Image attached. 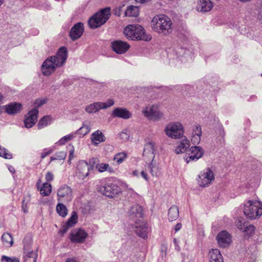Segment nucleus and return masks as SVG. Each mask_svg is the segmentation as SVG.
<instances>
[{"instance_id":"f257e3e1","label":"nucleus","mask_w":262,"mask_h":262,"mask_svg":"<svg viewBox=\"0 0 262 262\" xmlns=\"http://www.w3.org/2000/svg\"><path fill=\"white\" fill-rule=\"evenodd\" d=\"M67 48L61 47L58 50L56 55L48 57L42 63L41 71L42 74L48 76L55 72L58 68L62 67L67 59Z\"/></svg>"},{"instance_id":"f03ea898","label":"nucleus","mask_w":262,"mask_h":262,"mask_svg":"<svg viewBox=\"0 0 262 262\" xmlns=\"http://www.w3.org/2000/svg\"><path fill=\"white\" fill-rule=\"evenodd\" d=\"M151 26L155 32L166 35L171 32L172 21L168 16L161 14L153 17Z\"/></svg>"},{"instance_id":"7ed1b4c3","label":"nucleus","mask_w":262,"mask_h":262,"mask_svg":"<svg viewBox=\"0 0 262 262\" xmlns=\"http://www.w3.org/2000/svg\"><path fill=\"white\" fill-rule=\"evenodd\" d=\"M124 34L126 37L130 40H142L148 41L151 37L145 33L144 29L139 25H129L124 29Z\"/></svg>"},{"instance_id":"20e7f679","label":"nucleus","mask_w":262,"mask_h":262,"mask_svg":"<svg viewBox=\"0 0 262 262\" xmlns=\"http://www.w3.org/2000/svg\"><path fill=\"white\" fill-rule=\"evenodd\" d=\"M244 213L251 220L259 218L262 215V203L259 201H248L244 205Z\"/></svg>"},{"instance_id":"39448f33","label":"nucleus","mask_w":262,"mask_h":262,"mask_svg":"<svg viewBox=\"0 0 262 262\" xmlns=\"http://www.w3.org/2000/svg\"><path fill=\"white\" fill-rule=\"evenodd\" d=\"M110 11L111 9L108 7L103 9L95 14L88 21L90 27L92 29H95L104 24L110 17Z\"/></svg>"},{"instance_id":"423d86ee","label":"nucleus","mask_w":262,"mask_h":262,"mask_svg":"<svg viewBox=\"0 0 262 262\" xmlns=\"http://www.w3.org/2000/svg\"><path fill=\"white\" fill-rule=\"evenodd\" d=\"M97 190L102 194L111 198L115 197L121 192V188L110 180L104 184L98 185Z\"/></svg>"},{"instance_id":"0eeeda50","label":"nucleus","mask_w":262,"mask_h":262,"mask_svg":"<svg viewBox=\"0 0 262 262\" xmlns=\"http://www.w3.org/2000/svg\"><path fill=\"white\" fill-rule=\"evenodd\" d=\"M166 135L171 139H180L183 136V125L178 122L168 124L164 129Z\"/></svg>"},{"instance_id":"6e6552de","label":"nucleus","mask_w":262,"mask_h":262,"mask_svg":"<svg viewBox=\"0 0 262 262\" xmlns=\"http://www.w3.org/2000/svg\"><path fill=\"white\" fill-rule=\"evenodd\" d=\"M204 153L203 149L198 146L191 147L184 157V161L187 163L195 162L202 157Z\"/></svg>"},{"instance_id":"1a4fd4ad","label":"nucleus","mask_w":262,"mask_h":262,"mask_svg":"<svg viewBox=\"0 0 262 262\" xmlns=\"http://www.w3.org/2000/svg\"><path fill=\"white\" fill-rule=\"evenodd\" d=\"M57 200L60 202L68 203L73 199V191L72 188L67 185H63L57 190Z\"/></svg>"},{"instance_id":"9d476101","label":"nucleus","mask_w":262,"mask_h":262,"mask_svg":"<svg viewBox=\"0 0 262 262\" xmlns=\"http://www.w3.org/2000/svg\"><path fill=\"white\" fill-rule=\"evenodd\" d=\"M214 179V175L213 171L209 168L204 170L198 176V182L201 187H207Z\"/></svg>"},{"instance_id":"9b49d317","label":"nucleus","mask_w":262,"mask_h":262,"mask_svg":"<svg viewBox=\"0 0 262 262\" xmlns=\"http://www.w3.org/2000/svg\"><path fill=\"white\" fill-rule=\"evenodd\" d=\"M91 166L88 165L85 160H80L77 166L76 176L80 180H84L89 175Z\"/></svg>"},{"instance_id":"f8f14e48","label":"nucleus","mask_w":262,"mask_h":262,"mask_svg":"<svg viewBox=\"0 0 262 262\" xmlns=\"http://www.w3.org/2000/svg\"><path fill=\"white\" fill-rule=\"evenodd\" d=\"M144 116L148 119L157 120L161 118L162 114L160 112L157 105H152L147 106L143 111Z\"/></svg>"},{"instance_id":"ddd939ff","label":"nucleus","mask_w":262,"mask_h":262,"mask_svg":"<svg viewBox=\"0 0 262 262\" xmlns=\"http://www.w3.org/2000/svg\"><path fill=\"white\" fill-rule=\"evenodd\" d=\"M88 233L81 228H76L70 233V239L73 243H83L88 237Z\"/></svg>"},{"instance_id":"4468645a","label":"nucleus","mask_w":262,"mask_h":262,"mask_svg":"<svg viewBox=\"0 0 262 262\" xmlns=\"http://www.w3.org/2000/svg\"><path fill=\"white\" fill-rule=\"evenodd\" d=\"M38 111L37 108H34L30 111L26 116L24 120L25 127H32L36 122L38 118Z\"/></svg>"},{"instance_id":"2eb2a0df","label":"nucleus","mask_w":262,"mask_h":262,"mask_svg":"<svg viewBox=\"0 0 262 262\" xmlns=\"http://www.w3.org/2000/svg\"><path fill=\"white\" fill-rule=\"evenodd\" d=\"M149 231L150 230L145 223L141 222V220L139 222H135V232L139 236L144 239L147 238Z\"/></svg>"},{"instance_id":"dca6fc26","label":"nucleus","mask_w":262,"mask_h":262,"mask_svg":"<svg viewBox=\"0 0 262 262\" xmlns=\"http://www.w3.org/2000/svg\"><path fill=\"white\" fill-rule=\"evenodd\" d=\"M216 239L220 247L223 248L228 247L231 242V235L226 231H222L219 233Z\"/></svg>"},{"instance_id":"f3484780","label":"nucleus","mask_w":262,"mask_h":262,"mask_svg":"<svg viewBox=\"0 0 262 262\" xmlns=\"http://www.w3.org/2000/svg\"><path fill=\"white\" fill-rule=\"evenodd\" d=\"M113 50L118 54L125 53L129 48L130 46L124 41L115 40L112 43Z\"/></svg>"},{"instance_id":"a211bd4d","label":"nucleus","mask_w":262,"mask_h":262,"mask_svg":"<svg viewBox=\"0 0 262 262\" xmlns=\"http://www.w3.org/2000/svg\"><path fill=\"white\" fill-rule=\"evenodd\" d=\"M130 217L135 222L140 221L143 217V209L141 206L136 204L132 206L129 210Z\"/></svg>"},{"instance_id":"6ab92c4d","label":"nucleus","mask_w":262,"mask_h":262,"mask_svg":"<svg viewBox=\"0 0 262 262\" xmlns=\"http://www.w3.org/2000/svg\"><path fill=\"white\" fill-rule=\"evenodd\" d=\"M24 253L25 254V257L26 259L27 258H32L33 259V262H36V259L37 257V253L35 251H29V247L31 245V241L29 237H25L24 241Z\"/></svg>"},{"instance_id":"aec40b11","label":"nucleus","mask_w":262,"mask_h":262,"mask_svg":"<svg viewBox=\"0 0 262 262\" xmlns=\"http://www.w3.org/2000/svg\"><path fill=\"white\" fill-rule=\"evenodd\" d=\"M84 26L82 23H77L71 29L70 36L73 40L79 38L83 34Z\"/></svg>"},{"instance_id":"412c9836","label":"nucleus","mask_w":262,"mask_h":262,"mask_svg":"<svg viewBox=\"0 0 262 262\" xmlns=\"http://www.w3.org/2000/svg\"><path fill=\"white\" fill-rule=\"evenodd\" d=\"M3 109L8 114L13 115L20 112L22 109V104L18 102H13L3 106Z\"/></svg>"},{"instance_id":"4be33fe9","label":"nucleus","mask_w":262,"mask_h":262,"mask_svg":"<svg viewBox=\"0 0 262 262\" xmlns=\"http://www.w3.org/2000/svg\"><path fill=\"white\" fill-rule=\"evenodd\" d=\"M112 116L114 118L128 119L132 117V114L125 108L117 107L113 111Z\"/></svg>"},{"instance_id":"5701e85b","label":"nucleus","mask_w":262,"mask_h":262,"mask_svg":"<svg viewBox=\"0 0 262 262\" xmlns=\"http://www.w3.org/2000/svg\"><path fill=\"white\" fill-rule=\"evenodd\" d=\"M77 214L76 212L73 211L72 212L71 216L69 219V220L62 225L61 228L60 229L59 232L61 234L63 235L64 234L68 229L74 226L77 222Z\"/></svg>"},{"instance_id":"b1692460","label":"nucleus","mask_w":262,"mask_h":262,"mask_svg":"<svg viewBox=\"0 0 262 262\" xmlns=\"http://www.w3.org/2000/svg\"><path fill=\"white\" fill-rule=\"evenodd\" d=\"M156 150L155 143L153 141H149L144 145L143 155L152 161L155 158Z\"/></svg>"},{"instance_id":"393cba45","label":"nucleus","mask_w":262,"mask_h":262,"mask_svg":"<svg viewBox=\"0 0 262 262\" xmlns=\"http://www.w3.org/2000/svg\"><path fill=\"white\" fill-rule=\"evenodd\" d=\"M213 7V3L210 0H199L196 9L198 11L206 13L210 11Z\"/></svg>"},{"instance_id":"a878e982","label":"nucleus","mask_w":262,"mask_h":262,"mask_svg":"<svg viewBox=\"0 0 262 262\" xmlns=\"http://www.w3.org/2000/svg\"><path fill=\"white\" fill-rule=\"evenodd\" d=\"M190 141L186 138H184L181 140L178 145L175 149V152L177 154L185 152L187 154L188 150L190 148Z\"/></svg>"},{"instance_id":"bb28decb","label":"nucleus","mask_w":262,"mask_h":262,"mask_svg":"<svg viewBox=\"0 0 262 262\" xmlns=\"http://www.w3.org/2000/svg\"><path fill=\"white\" fill-rule=\"evenodd\" d=\"M91 139L92 143L94 145L97 146L100 143L104 142L105 138L101 131L97 130L92 133Z\"/></svg>"},{"instance_id":"cd10ccee","label":"nucleus","mask_w":262,"mask_h":262,"mask_svg":"<svg viewBox=\"0 0 262 262\" xmlns=\"http://www.w3.org/2000/svg\"><path fill=\"white\" fill-rule=\"evenodd\" d=\"M209 257L210 262H224L221 252L217 249L210 250Z\"/></svg>"},{"instance_id":"c85d7f7f","label":"nucleus","mask_w":262,"mask_h":262,"mask_svg":"<svg viewBox=\"0 0 262 262\" xmlns=\"http://www.w3.org/2000/svg\"><path fill=\"white\" fill-rule=\"evenodd\" d=\"M168 215V220L170 222L176 220L179 215L178 207L177 206H172L169 209Z\"/></svg>"},{"instance_id":"c756f323","label":"nucleus","mask_w":262,"mask_h":262,"mask_svg":"<svg viewBox=\"0 0 262 262\" xmlns=\"http://www.w3.org/2000/svg\"><path fill=\"white\" fill-rule=\"evenodd\" d=\"M100 102H94L87 105L85 108V111L89 113H94L101 110V106Z\"/></svg>"},{"instance_id":"7c9ffc66","label":"nucleus","mask_w":262,"mask_h":262,"mask_svg":"<svg viewBox=\"0 0 262 262\" xmlns=\"http://www.w3.org/2000/svg\"><path fill=\"white\" fill-rule=\"evenodd\" d=\"M38 190L40 191V193L42 196H48L51 193L52 186L50 184L45 183L42 184V187L39 188Z\"/></svg>"},{"instance_id":"2f4dec72","label":"nucleus","mask_w":262,"mask_h":262,"mask_svg":"<svg viewBox=\"0 0 262 262\" xmlns=\"http://www.w3.org/2000/svg\"><path fill=\"white\" fill-rule=\"evenodd\" d=\"M139 13V9L136 6H128L125 11V14L126 16L136 17Z\"/></svg>"},{"instance_id":"473e14b6","label":"nucleus","mask_w":262,"mask_h":262,"mask_svg":"<svg viewBox=\"0 0 262 262\" xmlns=\"http://www.w3.org/2000/svg\"><path fill=\"white\" fill-rule=\"evenodd\" d=\"M2 240L6 246L11 247L13 245V238L8 233H4L2 236Z\"/></svg>"},{"instance_id":"72a5a7b5","label":"nucleus","mask_w":262,"mask_h":262,"mask_svg":"<svg viewBox=\"0 0 262 262\" xmlns=\"http://www.w3.org/2000/svg\"><path fill=\"white\" fill-rule=\"evenodd\" d=\"M127 157L126 152L123 151L118 152L116 154L113 158V160L116 162L118 164L122 163Z\"/></svg>"},{"instance_id":"f704fd0d","label":"nucleus","mask_w":262,"mask_h":262,"mask_svg":"<svg viewBox=\"0 0 262 262\" xmlns=\"http://www.w3.org/2000/svg\"><path fill=\"white\" fill-rule=\"evenodd\" d=\"M51 122V117L50 116H45L42 117L38 123V129H41L50 124Z\"/></svg>"},{"instance_id":"c9c22d12","label":"nucleus","mask_w":262,"mask_h":262,"mask_svg":"<svg viewBox=\"0 0 262 262\" xmlns=\"http://www.w3.org/2000/svg\"><path fill=\"white\" fill-rule=\"evenodd\" d=\"M56 211L58 214L62 217H65L68 214V209L66 206L61 203L57 205Z\"/></svg>"},{"instance_id":"e433bc0d","label":"nucleus","mask_w":262,"mask_h":262,"mask_svg":"<svg viewBox=\"0 0 262 262\" xmlns=\"http://www.w3.org/2000/svg\"><path fill=\"white\" fill-rule=\"evenodd\" d=\"M96 169L98 171L103 172L105 171H108L110 172L113 171V169L110 167L109 164L106 163H100L96 165Z\"/></svg>"},{"instance_id":"4c0bfd02","label":"nucleus","mask_w":262,"mask_h":262,"mask_svg":"<svg viewBox=\"0 0 262 262\" xmlns=\"http://www.w3.org/2000/svg\"><path fill=\"white\" fill-rule=\"evenodd\" d=\"M67 156V153L63 151L57 152L54 156H52L50 158L51 161L56 160H64Z\"/></svg>"},{"instance_id":"58836bf2","label":"nucleus","mask_w":262,"mask_h":262,"mask_svg":"<svg viewBox=\"0 0 262 262\" xmlns=\"http://www.w3.org/2000/svg\"><path fill=\"white\" fill-rule=\"evenodd\" d=\"M75 137V133L70 134L61 138L59 141L60 145H64L67 141L72 140Z\"/></svg>"},{"instance_id":"ea45409f","label":"nucleus","mask_w":262,"mask_h":262,"mask_svg":"<svg viewBox=\"0 0 262 262\" xmlns=\"http://www.w3.org/2000/svg\"><path fill=\"white\" fill-rule=\"evenodd\" d=\"M0 156L7 159L12 158V154L6 148L0 146Z\"/></svg>"},{"instance_id":"a19ab883","label":"nucleus","mask_w":262,"mask_h":262,"mask_svg":"<svg viewBox=\"0 0 262 262\" xmlns=\"http://www.w3.org/2000/svg\"><path fill=\"white\" fill-rule=\"evenodd\" d=\"M248 223L245 222L243 219H238L236 221V225L237 227L241 231H243L244 229H245L246 226Z\"/></svg>"},{"instance_id":"79ce46f5","label":"nucleus","mask_w":262,"mask_h":262,"mask_svg":"<svg viewBox=\"0 0 262 262\" xmlns=\"http://www.w3.org/2000/svg\"><path fill=\"white\" fill-rule=\"evenodd\" d=\"M148 169L152 176H157L158 174V168L154 165L152 163L149 164Z\"/></svg>"},{"instance_id":"37998d69","label":"nucleus","mask_w":262,"mask_h":262,"mask_svg":"<svg viewBox=\"0 0 262 262\" xmlns=\"http://www.w3.org/2000/svg\"><path fill=\"white\" fill-rule=\"evenodd\" d=\"M90 131V128L87 125H83L78 130L77 133L82 136H84L88 134Z\"/></svg>"},{"instance_id":"c03bdc74","label":"nucleus","mask_w":262,"mask_h":262,"mask_svg":"<svg viewBox=\"0 0 262 262\" xmlns=\"http://www.w3.org/2000/svg\"><path fill=\"white\" fill-rule=\"evenodd\" d=\"M30 201V196H26L24 197V199L22 202V210L24 213H27L28 210V204Z\"/></svg>"},{"instance_id":"a18cd8bd","label":"nucleus","mask_w":262,"mask_h":262,"mask_svg":"<svg viewBox=\"0 0 262 262\" xmlns=\"http://www.w3.org/2000/svg\"><path fill=\"white\" fill-rule=\"evenodd\" d=\"M119 137L123 141H127L129 138V131L126 129L123 130L120 133Z\"/></svg>"},{"instance_id":"49530a36","label":"nucleus","mask_w":262,"mask_h":262,"mask_svg":"<svg viewBox=\"0 0 262 262\" xmlns=\"http://www.w3.org/2000/svg\"><path fill=\"white\" fill-rule=\"evenodd\" d=\"M202 128L200 125H196L192 127V136H201Z\"/></svg>"},{"instance_id":"de8ad7c7","label":"nucleus","mask_w":262,"mask_h":262,"mask_svg":"<svg viewBox=\"0 0 262 262\" xmlns=\"http://www.w3.org/2000/svg\"><path fill=\"white\" fill-rule=\"evenodd\" d=\"M2 262H19L18 258L15 257H8L3 255L1 258Z\"/></svg>"},{"instance_id":"09e8293b","label":"nucleus","mask_w":262,"mask_h":262,"mask_svg":"<svg viewBox=\"0 0 262 262\" xmlns=\"http://www.w3.org/2000/svg\"><path fill=\"white\" fill-rule=\"evenodd\" d=\"M102 109L107 108L114 104V101L113 99H108L106 102H100Z\"/></svg>"},{"instance_id":"8fccbe9b","label":"nucleus","mask_w":262,"mask_h":262,"mask_svg":"<svg viewBox=\"0 0 262 262\" xmlns=\"http://www.w3.org/2000/svg\"><path fill=\"white\" fill-rule=\"evenodd\" d=\"M255 227L252 225H248V223L246 226L245 229H244L243 232L246 233L248 235L251 234L254 231Z\"/></svg>"},{"instance_id":"3c124183","label":"nucleus","mask_w":262,"mask_h":262,"mask_svg":"<svg viewBox=\"0 0 262 262\" xmlns=\"http://www.w3.org/2000/svg\"><path fill=\"white\" fill-rule=\"evenodd\" d=\"M201 136H192L191 141L193 144H198L201 141Z\"/></svg>"},{"instance_id":"603ef678","label":"nucleus","mask_w":262,"mask_h":262,"mask_svg":"<svg viewBox=\"0 0 262 262\" xmlns=\"http://www.w3.org/2000/svg\"><path fill=\"white\" fill-rule=\"evenodd\" d=\"M52 152L53 150L52 149H44L41 155V159H44L45 157H46L48 155H50Z\"/></svg>"},{"instance_id":"864d4df0","label":"nucleus","mask_w":262,"mask_h":262,"mask_svg":"<svg viewBox=\"0 0 262 262\" xmlns=\"http://www.w3.org/2000/svg\"><path fill=\"white\" fill-rule=\"evenodd\" d=\"M96 159L94 158H92L90 159L89 160V162H87L88 165L89 166H91V170H92L93 169V167H94L95 164H96Z\"/></svg>"},{"instance_id":"5fc2aeb1","label":"nucleus","mask_w":262,"mask_h":262,"mask_svg":"<svg viewBox=\"0 0 262 262\" xmlns=\"http://www.w3.org/2000/svg\"><path fill=\"white\" fill-rule=\"evenodd\" d=\"M46 103V100L42 99H38L35 100L34 104L37 106L39 107Z\"/></svg>"},{"instance_id":"6e6d98bb","label":"nucleus","mask_w":262,"mask_h":262,"mask_svg":"<svg viewBox=\"0 0 262 262\" xmlns=\"http://www.w3.org/2000/svg\"><path fill=\"white\" fill-rule=\"evenodd\" d=\"M46 180L48 182L52 181L53 180V174L52 172L48 171L46 174Z\"/></svg>"},{"instance_id":"4d7b16f0","label":"nucleus","mask_w":262,"mask_h":262,"mask_svg":"<svg viewBox=\"0 0 262 262\" xmlns=\"http://www.w3.org/2000/svg\"><path fill=\"white\" fill-rule=\"evenodd\" d=\"M74 148H73L72 149L70 150V152H69V160H68V163L69 164H71V161L74 158Z\"/></svg>"},{"instance_id":"13d9d810","label":"nucleus","mask_w":262,"mask_h":262,"mask_svg":"<svg viewBox=\"0 0 262 262\" xmlns=\"http://www.w3.org/2000/svg\"><path fill=\"white\" fill-rule=\"evenodd\" d=\"M173 243H174V245H175V249L177 251H179L180 250L181 248H180V246L178 245L179 241L176 238H174L173 239Z\"/></svg>"},{"instance_id":"bf43d9fd","label":"nucleus","mask_w":262,"mask_h":262,"mask_svg":"<svg viewBox=\"0 0 262 262\" xmlns=\"http://www.w3.org/2000/svg\"><path fill=\"white\" fill-rule=\"evenodd\" d=\"M141 175L145 180L148 181V179L147 177V174L146 172H145L143 170L141 172Z\"/></svg>"},{"instance_id":"052dcab7","label":"nucleus","mask_w":262,"mask_h":262,"mask_svg":"<svg viewBox=\"0 0 262 262\" xmlns=\"http://www.w3.org/2000/svg\"><path fill=\"white\" fill-rule=\"evenodd\" d=\"M182 227V225L181 224H177L175 227L176 231H179Z\"/></svg>"},{"instance_id":"680f3d73","label":"nucleus","mask_w":262,"mask_h":262,"mask_svg":"<svg viewBox=\"0 0 262 262\" xmlns=\"http://www.w3.org/2000/svg\"><path fill=\"white\" fill-rule=\"evenodd\" d=\"M151 0H136L137 3H145L151 1Z\"/></svg>"},{"instance_id":"e2e57ef3","label":"nucleus","mask_w":262,"mask_h":262,"mask_svg":"<svg viewBox=\"0 0 262 262\" xmlns=\"http://www.w3.org/2000/svg\"><path fill=\"white\" fill-rule=\"evenodd\" d=\"M9 170L12 173L15 172V169L13 166H9Z\"/></svg>"},{"instance_id":"0e129e2a","label":"nucleus","mask_w":262,"mask_h":262,"mask_svg":"<svg viewBox=\"0 0 262 262\" xmlns=\"http://www.w3.org/2000/svg\"><path fill=\"white\" fill-rule=\"evenodd\" d=\"M66 262H78L74 259H67Z\"/></svg>"},{"instance_id":"69168bd1","label":"nucleus","mask_w":262,"mask_h":262,"mask_svg":"<svg viewBox=\"0 0 262 262\" xmlns=\"http://www.w3.org/2000/svg\"><path fill=\"white\" fill-rule=\"evenodd\" d=\"M133 174L134 176H138V174H139V172L138 170H134L133 172Z\"/></svg>"},{"instance_id":"338daca9","label":"nucleus","mask_w":262,"mask_h":262,"mask_svg":"<svg viewBox=\"0 0 262 262\" xmlns=\"http://www.w3.org/2000/svg\"><path fill=\"white\" fill-rule=\"evenodd\" d=\"M40 183H41V180H40V179H39L38 181V182H37V184H36L37 188L38 189H39V186Z\"/></svg>"},{"instance_id":"774afa93","label":"nucleus","mask_w":262,"mask_h":262,"mask_svg":"<svg viewBox=\"0 0 262 262\" xmlns=\"http://www.w3.org/2000/svg\"><path fill=\"white\" fill-rule=\"evenodd\" d=\"M3 98H4V96L2 95V94L0 93V102L2 101Z\"/></svg>"}]
</instances>
